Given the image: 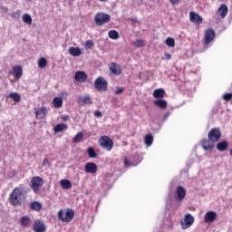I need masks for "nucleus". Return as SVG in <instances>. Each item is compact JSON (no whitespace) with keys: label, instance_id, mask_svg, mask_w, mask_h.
Listing matches in <instances>:
<instances>
[{"label":"nucleus","instance_id":"4c0bfd02","mask_svg":"<svg viewBox=\"0 0 232 232\" xmlns=\"http://www.w3.org/2000/svg\"><path fill=\"white\" fill-rule=\"evenodd\" d=\"M22 20L25 24H32V16L28 14H24L22 17Z\"/></svg>","mask_w":232,"mask_h":232},{"label":"nucleus","instance_id":"c756f323","mask_svg":"<svg viewBox=\"0 0 232 232\" xmlns=\"http://www.w3.org/2000/svg\"><path fill=\"white\" fill-rule=\"evenodd\" d=\"M30 208L33 211H41V209H43V205L39 201H34L30 204Z\"/></svg>","mask_w":232,"mask_h":232},{"label":"nucleus","instance_id":"c9c22d12","mask_svg":"<svg viewBox=\"0 0 232 232\" xmlns=\"http://www.w3.org/2000/svg\"><path fill=\"white\" fill-rule=\"evenodd\" d=\"M47 65H48V61L46 60V58L42 57L38 60L39 68H46Z\"/></svg>","mask_w":232,"mask_h":232},{"label":"nucleus","instance_id":"0eeeda50","mask_svg":"<svg viewBox=\"0 0 232 232\" xmlns=\"http://www.w3.org/2000/svg\"><path fill=\"white\" fill-rule=\"evenodd\" d=\"M194 223H195V218L191 214H186L184 220L180 221L182 229H189V227H192Z\"/></svg>","mask_w":232,"mask_h":232},{"label":"nucleus","instance_id":"a18cd8bd","mask_svg":"<svg viewBox=\"0 0 232 232\" xmlns=\"http://www.w3.org/2000/svg\"><path fill=\"white\" fill-rule=\"evenodd\" d=\"M224 101H231L232 100V93L231 92H227L223 95Z\"/></svg>","mask_w":232,"mask_h":232},{"label":"nucleus","instance_id":"aec40b11","mask_svg":"<svg viewBox=\"0 0 232 232\" xmlns=\"http://www.w3.org/2000/svg\"><path fill=\"white\" fill-rule=\"evenodd\" d=\"M73 217H75V212L72 208H68L66 213L64 214V218H63V222H72L73 220Z\"/></svg>","mask_w":232,"mask_h":232},{"label":"nucleus","instance_id":"a211bd4d","mask_svg":"<svg viewBox=\"0 0 232 232\" xmlns=\"http://www.w3.org/2000/svg\"><path fill=\"white\" fill-rule=\"evenodd\" d=\"M85 173H97V164L94 162H87L84 166Z\"/></svg>","mask_w":232,"mask_h":232},{"label":"nucleus","instance_id":"a19ab883","mask_svg":"<svg viewBox=\"0 0 232 232\" xmlns=\"http://www.w3.org/2000/svg\"><path fill=\"white\" fill-rule=\"evenodd\" d=\"M93 46H95V43H93V41L87 40L85 42V48H86V50H92V48H93Z\"/></svg>","mask_w":232,"mask_h":232},{"label":"nucleus","instance_id":"e433bc0d","mask_svg":"<svg viewBox=\"0 0 232 232\" xmlns=\"http://www.w3.org/2000/svg\"><path fill=\"white\" fill-rule=\"evenodd\" d=\"M165 44L169 48H175V39L171 37H168L165 41Z\"/></svg>","mask_w":232,"mask_h":232},{"label":"nucleus","instance_id":"bb28decb","mask_svg":"<svg viewBox=\"0 0 232 232\" xmlns=\"http://www.w3.org/2000/svg\"><path fill=\"white\" fill-rule=\"evenodd\" d=\"M20 224L24 227H28L32 224V219L28 216H24L20 218Z\"/></svg>","mask_w":232,"mask_h":232},{"label":"nucleus","instance_id":"72a5a7b5","mask_svg":"<svg viewBox=\"0 0 232 232\" xmlns=\"http://www.w3.org/2000/svg\"><path fill=\"white\" fill-rule=\"evenodd\" d=\"M108 35H109L110 39H112L113 41H117V39H119V37H120L119 32H117L116 30L109 31Z\"/></svg>","mask_w":232,"mask_h":232},{"label":"nucleus","instance_id":"f03ea898","mask_svg":"<svg viewBox=\"0 0 232 232\" xmlns=\"http://www.w3.org/2000/svg\"><path fill=\"white\" fill-rule=\"evenodd\" d=\"M100 146L103 149L106 150V151H111L113 150V140L108 136H102L100 138Z\"/></svg>","mask_w":232,"mask_h":232},{"label":"nucleus","instance_id":"dca6fc26","mask_svg":"<svg viewBox=\"0 0 232 232\" xmlns=\"http://www.w3.org/2000/svg\"><path fill=\"white\" fill-rule=\"evenodd\" d=\"M33 231L34 232H45L46 227L44 226V222L41 220H37L34 222L33 226Z\"/></svg>","mask_w":232,"mask_h":232},{"label":"nucleus","instance_id":"37998d69","mask_svg":"<svg viewBox=\"0 0 232 232\" xmlns=\"http://www.w3.org/2000/svg\"><path fill=\"white\" fill-rule=\"evenodd\" d=\"M134 46H136V48H142V47H144V40L137 39L134 42Z\"/></svg>","mask_w":232,"mask_h":232},{"label":"nucleus","instance_id":"2f4dec72","mask_svg":"<svg viewBox=\"0 0 232 232\" xmlns=\"http://www.w3.org/2000/svg\"><path fill=\"white\" fill-rule=\"evenodd\" d=\"M144 144L146 146H151V144H153V135L152 134H146L145 135Z\"/></svg>","mask_w":232,"mask_h":232},{"label":"nucleus","instance_id":"2eb2a0df","mask_svg":"<svg viewBox=\"0 0 232 232\" xmlns=\"http://www.w3.org/2000/svg\"><path fill=\"white\" fill-rule=\"evenodd\" d=\"M214 220H217V212L208 211L205 214L204 222H206V224H211Z\"/></svg>","mask_w":232,"mask_h":232},{"label":"nucleus","instance_id":"6e6552de","mask_svg":"<svg viewBox=\"0 0 232 232\" xmlns=\"http://www.w3.org/2000/svg\"><path fill=\"white\" fill-rule=\"evenodd\" d=\"M186 188L182 187V186H178L175 191V199L178 202H182L183 198H186Z\"/></svg>","mask_w":232,"mask_h":232},{"label":"nucleus","instance_id":"a878e982","mask_svg":"<svg viewBox=\"0 0 232 232\" xmlns=\"http://www.w3.org/2000/svg\"><path fill=\"white\" fill-rule=\"evenodd\" d=\"M55 133H61L68 130V125L66 123H58L53 128Z\"/></svg>","mask_w":232,"mask_h":232},{"label":"nucleus","instance_id":"c03bdc74","mask_svg":"<svg viewBox=\"0 0 232 232\" xmlns=\"http://www.w3.org/2000/svg\"><path fill=\"white\" fill-rule=\"evenodd\" d=\"M114 93L115 95H121V93H124V87H117Z\"/></svg>","mask_w":232,"mask_h":232},{"label":"nucleus","instance_id":"9b49d317","mask_svg":"<svg viewBox=\"0 0 232 232\" xmlns=\"http://www.w3.org/2000/svg\"><path fill=\"white\" fill-rule=\"evenodd\" d=\"M215 36H216L215 30L208 29L205 32V44L206 45L209 44L213 41V39H215Z\"/></svg>","mask_w":232,"mask_h":232},{"label":"nucleus","instance_id":"6e6d98bb","mask_svg":"<svg viewBox=\"0 0 232 232\" xmlns=\"http://www.w3.org/2000/svg\"><path fill=\"white\" fill-rule=\"evenodd\" d=\"M99 1H101V3H106V1L108 0H99Z\"/></svg>","mask_w":232,"mask_h":232},{"label":"nucleus","instance_id":"7c9ffc66","mask_svg":"<svg viewBox=\"0 0 232 232\" xmlns=\"http://www.w3.org/2000/svg\"><path fill=\"white\" fill-rule=\"evenodd\" d=\"M53 104L54 108H62L63 107V98L61 97H54L53 100Z\"/></svg>","mask_w":232,"mask_h":232},{"label":"nucleus","instance_id":"13d9d810","mask_svg":"<svg viewBox=\"0 0 232 232\" xmlns=\"http://www.w3.org/2000/svg\"><path fill=\"white\" fill-rule=\"evenodd\" d=\"M230 155L232 156V149L230 150Z\"/></svg>","mask_w":232,"mask_h":232},{"label":"nucleus","instance_id":"cd10ccee","mask_svg":"<svg viewBox=\"0 0 232 232\" xmlns=\"http://www.w3.org/2000/svg\"><path fill=\"white\" fill-rule=\"evenodd\" d=\"M228 146H229V143L227 140L220 141L217 144V150L218 151H226Z\"/></svg>","mask_w":232,"mask_h":232},{"label":"nucleus","instance_id":"5701e85b","mask_svg":"<svg viewBox=\"0 0 232 232\" xmlns=\"http://www.w3.org/2000/svg\"><path fill=\"white\" fill-rule=\"evenodd\" d=\"M154 99H164V95H166V91L164 89H156L152 93Z\"/></svg>","mask_w":232,"mask_h":232},{"label":"nucleus","instance_id":"49530a36","mask_svg":"<svg viewBox=\"0 0 232 232\" xmlns=\"http://www.w3.org/2000/svg\"><path fill=\"white\" fill-rule=\"evenodd\" d=\"M58 218H60V220L63 222V218H64V212H63V209L59 210Z\"/></svg>","mask_w":232,"mask_h":232},{"label":"nucleus","instance_id":"20e7f679","mask_svg":"<svg viewBox=\"0 0 232 232\" xmlns=\"http://www.w3.org/2000/svg\"><path fill=\"white\" fill-rule=\"evenodd\" d=\"M43 184H44L43 178L39 176L33 177L31 179V189L34 193H37L41 188H43Z\"/></svg>","mask_w":232,"mask_h":232},{"label":"nucleus","instance_id":"1a4fd4ad","mask_svg":"<svg viewBox=\"0 0 232 232\" xmlns=\"http://www.w3.org/2000/svg\"><path fill=\"white\" fill-rule=\"evenodd\" d=\"M134 159L136 161H129L128 159H124V166L126 168H131V166H139V164L142 162V157H140L139 154H135Z\"/></svg>","mask_w":232,"mask_h":232},{"label":"nucleus","instance_id":"423d86ee","mask_svg":"<svg viewBox=\"0 0 232 232\" xmlns=\"http://www.w3.org/2000/svg\"><path fill=\"white\" fill-rule=\"evenodd\" d=\"M220 137H222V132H220L219 128H213L208 131V139L212 142H218Z\"/></svg>","mask_w":232,"mask_h":232},{"label":"nucleus","instance_id":"39448f33","mask_svg":"<svg viewBox=\"0 0 232 232\" xmlns=\"http://www.w3.org/2000/svg\"><path fill=\"white\" fill-rule=\"evenodd\" d=\"M94 87L98 92H106L108 90V82L100 76L95 80Z\"/></svg>","mask_w":232,"mask_h":232},{"label":"nucleus","instance_id":"393cba45","mask_svg":"<svg viewBox=\"0 0 232 232\" xmlns=\"http://www.w3.org/2000/svg\"><path fill=\"white\" fill-rule=\"evenodd\" d=\"M221 19H224L226 17V15H227V12H228V9H227V5L226 4H222L218 10Z\"/></svg>","mask_w":232,"mask_h":232},{"label":"nucleus","instance_id":"7ed1b4c3","mask_svg":"<svg viewBox=\"0 0 232 232\" xmlns=\"http://www.w3.org/2000/svg\"><path fill=\"white\" fill-rule=\"evenodd\" d=\"M111 16L106 13H98L94 17V21L97 26H102V24H106V23H110Z\"/></svg>","mask_w":232,"mask_h":232},{"label":"nucleus","instance_id":"864d4df0","mask_svg":"<svg viewBox=\"0 0 232 232\" xmlns=\"http://www.w3.org/2000/svg\"><path fill=\"white\" fill-rule=\"evenodd\" d=\"M62 119H63V121H70V116H68V115L63 116Z\"/></svg>","mask_w":232,"mask_h":232},{"label":"nucleus","instance_id":"4468645a","mask_svg":"<svg viewBox=\"0 0 232 232\" xmlns=\"http://www.w3.org/2000/svg\"><path fill=\"white\" fill-rule=\"evenodd\" d=\"M74 79L77 82H86L88 79V74L84 71H78L74 74Z\"/></svg>","mask_w":232,"mask_h":232},{"label":"nucleus","instance_id":"5fc2aeb1","mask_svg":"<svg viewBox=\"0 0 232 232\" xmlns=\"http://www.w3.org/2000/svg\"><path fill=\"white\" fill-rule=\"evenodd\" d=\"M48 162H49V161H48V159L45 158V159L44 160V164H48Z\"/></svg>","mask_w":232,"mask_h":232},{"label":"nucleus","instance_id":"ddd939ff","mask_svg":"<svg viewBox=\"0 0 232 232\" xmlns=\"http://www.w3.org/2000/svg\"><path fill=\"white\" fill-rule=\"evenodd\" d=\"M163 224L167 227H173V221H171V210L166 209L165 216L163 218Z\"/></svg>","mask_w":232,"mask_h":232},{"label":"nucleus","instance_id":"4be33fe9","mask_svg":"<svg viewBox=\"0 0 232 232\" xmlns=\"http://www.w3.org/2000/svg\"><path fill=\"white\" fill-rule=\"evenodd\" d=\"M68 52L72 57H79L82 54V51H81V48L79 47H70Z\"/></svg>","mask_w":232,"mask_h":232},{"label":"nucleus","instance_id":"79ce46f5","mask_svg":"<svg viewBox=\"0 0 232 232\" xmlns=\"http://www.w3.org/2000/svg\"><path fill=\"white\" fill-rule=\"evenodd\" d=\"M83 104H92V98L90 96H85L83 98L79 99Z\"/></svg>","mask_w":232,"mask_h":232},{"label":"nucleus","instance_id":"603ef678","mask_svg":"<svg viewBox=\"0 0 232 232\" xmlns=\"http://www.w3.org/2000/svg\"><path fill=\"white\" fill-rule=\"evenodd\" d=\"M168 117H169V111L166 112L163 116V121H167Z\"/></svg>","mask_w":232,"mask_h":232},{"label":"nucleus","instance_id":"4d7b16f0","mask_svg":"<svg viewBox=\"0 0 232 232\" xmlns=\"http://www.w3.org/2000/svg\"><path fill=\"white\" fill-rule=\"evenodd\" d=\"M131 21H133L134 23H137V18L132 19Z\"/></svg>","mask_w":232,"mask_h":232},{"label":"nucleus","instance_id":"58836bf2","mask_svg":"<svg viewBox=\"0 0 232 232\" xmlns=\"http://www.w3.org/2000/svg\"><path fill=\"white\" fill-rule=\"evenodd\" d=\"M11 17L15 21H19V19H21V10H16L15 12H13L11 14Z\"/></svg>","mask_w":232,"mask_h":232},{"label":"nucleus","instance_id":"6ab92c4d","mask_svg":"<svg viewBox=\"0 0 232 232\" xmlns=\"http://www.w3.org/2000/svg\"><path fill=\"white\" fill-rule=\"evenodd\" d=\"M189 19H190L191 23H195L196 24H202V21H204L202 16H200L198 14H197L195 12L189 13Z\"/></svg>","mask_w":232,"mask_h":232},{"label":"nucleus","instance_id":"473e14b6","mask_svg":"<svg viewBox=\"0 0 232 232\" xmlns=\"http://www.w3.org/2000/svg\"><path fill=\"white\" fill-rule=\"evenodd\" d=\"M87 155L90 159H97V152H95L93 147H89L87 149Z\"/></svg>","mask_w":232,"mask_h":232},{"label":"nucleus","instance_id":"f704fd0d","mask_svg":"<svg viewBox=\"0 0 232 232\" xmlns=\"http://www.w3.org/2000/svg\"><path fill=\"white\" fill-rule=\"evenodd\" d=\"M9 99H13L15 102H21V95L17 92H11L9 94Z\"/></svg>","mask_w":232,"mask_h":232},{"label":"nucleus","instance_id":"ea45409f","mask_svg":"<svg viewBox=\"0 0 232 232\" xmlns=\"http://www.w3.org/2000/svg\"><path fill=\"white\" fill-rule=\"evenodd\" d=\"M82 137H84V134L82 132H78L73 138V142H81Z\"/></svg>","mask_w":232,"mask_h":232},{"label":"nucleus","instance_id":"412c9836","mask_svg":"<svg viewBox=\"0 0 232 232\" xmlns=\"http://www.w3.org/2000/svg\"><path fill=\"white\" fill-rule=\"evenodd\" d=\"M13 74L15 79H21L23 77V67L21 65H15L13 67Z\"/></svg>","mask_w":232,"mask_h":232},{"label":"nucleus","instance_id":"f3484780","mask_svg":"<svg viewBox=\"0 0 232 232\" xmlns=\"http://www.w3.org/2000/svg\"><path fill=\"white\" fill-rule=\"evenodd\" d=\"M110 72H111L112 75H121L122 73V69H121V65L111 63L109 66Z\"/></svg>","mask_w":232,"mask_h":232},{"label":"nucleus","instance_id":"f257e3e1","mask_svg":"<svg viewBox=\"0 0 232 232\" xmlns=\"http://www.w3.org/2000/svg\"><path fill=\"white\" fill-rule=\"evenodd\" d=\"M23 188L16 187L9 194V204L14 208L23 204Z\"/></svg>","mask_w":232,"mask_h":232},{"label":"nucleus","instance_id":"3c124183","mask_svg":"<svg viewBox=\"0 0 232 232\" xmlns=\"http://www.w3.org/2000/svg\"><path fill=\"white\" fill-rule=\"evenodd\" d=\"M169 3L175 5H179L180 3V0H169Z\"/></svg>","mask_w":232,"mask_h":232},{"label":"nucleus","instance_id":"de8ad7c7","mask_svg":"<svg viewBox=\"0 0 232 232\" xmlns=\"http://www.w3.org/2000/svg\"><path fill=\"white\" fill-rule=\"evenodd\" d=\"M94 116L98 117V118H101V117H102V112H101L100 111H94Z\"/></svg>","mask_w":232,"mask_h":232},{"label":"nucleus","instance_id":"b1692460","mask_svg":"<svg viewBox=\"0 0 232 232\" xmlns=\"http://www.w3.org/2000/svg\"><path fill=\"white\" fill-rule=\"evenodd\" d=\"M155 106L160 108L161 110H166L168 108V102L166 100L158 99L153 102Z\"/></svg>","mask_w":232,"mask_h":232},{"label":"nucleus","instance_id":"c85d7f7f","mask_svg":"<svg viewBox=\"0 0 232 232\" xmlns=\"http://www.w3.org/2000/svg\"><path fill=\"white\" fill-rule=\"evenodd\" d=\"M60 186L63 189H72V181H70V179H62L60 181Z\"/></svg>","mask_w":232,"mask_h":232},{"label":"nucleus","instance_id":"8fccbe9b","mask_svg":"<svg viewBox=\"0 0 232 232\" xmlns=\"http://www.w3.org/2000/svg\"><path fill=\"white\" fill-rule=\"evenodd\" d=\"M171 54L169 53H165V59L167 60V61H171Z\"/></svg>","mask_w":232,"mask_h":232},{"label":"nucleus","instance_id":"9d476101","mask_svg":"<svg viewBox=\"0 0 232 232\" xmlns=\"http://www.w3.org/2000/svg\"><path fill=\"white\" fill-rule=\"evenodd\" d=\"M201 148H203L205 151H211V150L215 148V142L209 140V138L208 140L204 139L203 140H201Z\"/></svg>","mask_w":232,"mask_h":232},{"label":"nucleus","instance_id":"f8f14e48","mask_svg":"<svg viewBox=\"0 0 232 232\" xmlns=\"http://www.w3.org/2000/svg\"><path fill=\"white\" fill-rule=\"evenodd\" d=\"M34 113H35L36 119H43L44 117H46V115L48 114V110L44 106L41 108L35 107Z\"/></svg>","mask_w":232,"mask_h":232},{"label":"nucleus","instance_id":"09e8293b","mask_svg":"<svg viewBox=\"0 0 232 232\" xmlns=\"http://www.w3.org/2000/svg\"><path fill=\"white\" fill-rule=\"evenodd\" d=\"M1 12L3 14H8V7L1 6Z\"/></svg>","mask_w":232,"mask_h":232}]
</instances>
